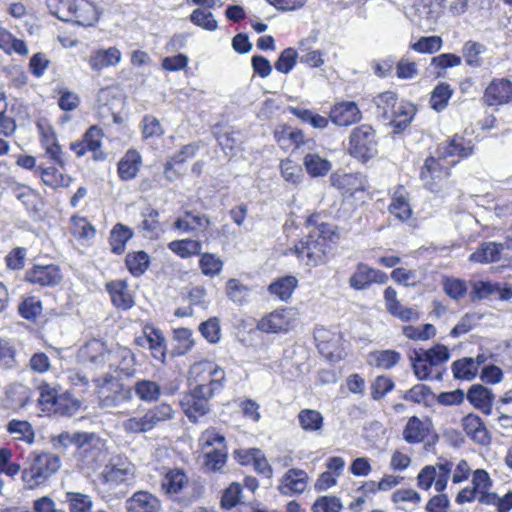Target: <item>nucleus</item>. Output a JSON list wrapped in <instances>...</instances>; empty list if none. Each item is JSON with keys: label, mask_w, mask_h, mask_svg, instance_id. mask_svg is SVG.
<instances>
[{"label": "nucleus", "mask_w": 512, "mask_h": 512, "mask_svg": "<svg viewBox=\"0 0 512 512\" xmlns=\"http://www.w3.org/2000/svg\"><path fill=\"white\" fill-rule=\"evenodd\" d=\"M187 380L190 388L214 396L224 388L225 372L214 362L200 361L190 367Z\"/></svg>", "instance_id": "obj_1"}, {"label": "nucleus", "mask_w": 512, "mask_h": 512, "mask_svg": "<svg viewBox=\"0 0 512 512\" xmlns=\"http://www.w3.org/2000/svg\"><path fill=\"white\" fill-rule=\"evenodd\" d=\"M62 462L57 454L35 450L30 454L29 465L22 471V480L29 488L46 482L61 468Z\"/></svg>", "instance_id": "obj_2"}, {"label": "nucleus", "mask_w": 512, "mask_h": 512, "mask_svg": "<svg viewBox=\"0 0 512 512\" xmlns=\"http://www.w3.org/2000/svg\"><path fill=\"white\" fill-rule=\"evenodd\" d=\"M136 476L135 465L124 454L112 455L104 465L98 479L104 491L115 489L132 483Z\"/></svg>", "instance_id": "obj_3"}, {"label": "nucleus", "mask_w": 512, "mask_h": 512, "mask_svg": "<svg viewBox=\"0 0 512 512\" xmlns=\"http://www.w3.org/2000/svg\"><path fill=\"white\" fill-rule=\"evenodd\" d=\"M299 316V311L294 307L276 309L258 321L257 329L264 333H288L296 327Z\"/></svg>", "instance_id": "obj_4"}, {"label": "nucleus", "mask_w": 512, "mask_h": 512, "mask_svg": "<svg viewBox=\"0 0 512 512\" xmlns=\"http://www.w3.org/2000/svg\"><path fill=\"white\" fill-rule=\"evenodd\" d=\"M99 404L102 408H113L123 402L132 400V389L115 380L112 376H105L96 380Z\"/></svg>", "instance_id": "obj_5"}, {"label": "nucleus", "mask_w": 512, "mask_h": 512, "mask_svg": "<svg viewBox=\"0 0 512 512\" xmlns=\"http://www.w3.org/2000/svg\"><path fill=\"white\" fill-rule=\"evenodd\" d=\"M453 467L454 463L448 460L423 467L417 476L418 486L423 490H429L434 486L437 492H443L447 487Z\"/></svg>", "instance_id": "obj_6"}, {"label": "nucleus", "mask_w": 512, "mask_h": 512, "mask_svg": "<svg viewBox=\"0 0 512 512\" xmlns=\"http://www.w3.org/2000/svg\"><path fill=\"white\" fill-rule=\"evenodd\" d=\"M350 152L362 160L371 158L376 153L375 131L370 125H361L352 131Z\"/></svg>", "instance_id": "obj_7"}, {"label": "nucleus", "mask_w": 512, "mask_h": 512, "mask_svg": "<svg viewBox=\"0 0 512 512\" xmlns=\"http://www.w3.org/2000/svg\"><path fill=\"white\" fill-rule=\"evenodd\" d=\"M326 247L323 237L314 238V235L310 234L307 241L295 245L294 253L300 260L305 261L307 266L316 267L325 262Z\"/></svg>", "instance_id": "obj_8"}, {"label": "nucleus", "mask_w": 512, "mask_h": 512, "mask_svg": "<svg viewBox=\"0 0 512 512\" xmlns=\"http://www.w3.org/2000/svg\"><path fill=\"white\" fill-rule=\"evenodd\" d=\"M458 162V159L444 162L440 158L430 157L426 159L422 167L420 177L426 187L432 192H438L437 184L449 176L450 168Z\"/></svg>", "instance_id": "obj_9"}, {"label": "nucleus", "mask_w": 512, "mask_h": 512, "mask_svg": "<svg viewBox=\"0 0 512 512\" xmlns=\"http://www.w3.org/2000/svg\"><path fill=\"white\" fill-rule=\"evenodd\" d=\"M163 490L173 499L190 502L191 498L186 497L192 487L189 478L181 469H171L163 477Z\"/></svg>", "instance_id": "obj_10"}, {"label": "nucleus", "mask_w": 512, "mask_h": 512, "mask_svg": "<svg viewBox=\"0 0 512 512\" xmlns=\"http://www.w3.org/2000/svg\"><path fill=\"white\" fill-rule=\"evenodd\" d=\"M64 5L68 9L69 15H58V18L62 20L74 19L77 24L90 26L98 19L95 6L88 0H67Z\"/></svg>", "instance_id": "obj_11"}, {"label": "nucleus", "mask_w": 512, "mask_h": 512, "mask_svg": "<svg viewBox=\"0 0 512 512\" xmlns=\"http://www.w3.org/2000/svg\"><path fill=\"white\" fill-rule=\"evenodd\" d=\"M213 396H208L206 393H200L198 390L190 388V391L185 393L180 400V405L185 415L193 422L205 415L209 411V400Z\"/></svg>", "instance_id": "obj_12"}, {"label": "nucleus", "mask_w": 512, "mask_h": 512, "mask_svg": "<svg viewBox=\"0 0 512 512\" xmlns=\"http://www.w3.org/2000/svg\"><path fill=\"white\" fill-rule=\"evenodd\" d=\"M387 280L388 277L383 271L359 263L349 278V285L355 290H365L372 284H385Z\"/></svg>", "instance_id": "obj_13"}, {"label": "nucleus", "mask_w": 512, "mask_h": 512, "mask_svg": "<svg viewBox=\"0 0 512 512\" xmlns=\"http://www.w3.org/2000/svg\"><path fill=\"white\" fill-rule=\"evenodd\" d=\"M78 357L83 363L95 368H103L108 365L109 348L105 342L91 339L80 348Z\"/></svg>", "instance_id": "obj_14"}, {"label": "nucleus", "mask_w": 512, "mask_h": 512, "mask_svg": "<svg viewBox=\"0 0 512 512\" xmlns=\"http://www.w3.org/2000/svg\"><path fill=\"white\" fill-rule=\"evenodd\" d=\"M483 100L488 106L512 103V82L505 78L492 80L485 89Z\"/></svg>", "instance_id": "obj_15"}, {"label": "nucleus", "mask_w": 512, "mask_h": 512, "mask_svg": "<svg viewBox=\"0 0 512 512\" xmlns=\"http://www.w3.org/2000/svg\"><path fill=\"white\" fill-rule=\"evenodd\" d=\"M444 0H413L407 16L419 25L430 24L436 18L438 8Z\"/></svg>", "instance_id": "obj_16"}, {"label": "nucleus", "mask_w": 512, "mask_h": 512, "mask_svg": "<svg viewBox=\"0 0 512 512\" xmlns=\"http://www.w3.org/2000/svg\"><path fill=\"white\" fill-rule=\"evenodd\" d=\"M329 118L335 125L346 127L359 122L362 113L355 102L342 101L331 108Z\"/></svg>", "instance_id": "obj_17"}, {"label": "nucleus", "mask_w": 512, "mask_h": 512, "mask_svg": "<svg viewBox=\"0 0 512 512\" xmlns=\"http://www.w3.org/2000/svg\"><path fill=\"white\" fill-rule=\"evenodd\" d=\"M161 501L148 491L135 492L125 502L126 512H160Z\"/></svg>", "instance_id": "obj_18"}, {"label": "nucleus", "mask_w": 512, "mask_h": 512, "mask_svg": "<svg viewBox=\"0 0 512 512\" xmlns=\"http://www.w3.org/2000/svg\"><path fill=\"white\" fill-rule=\"evenodd\" d=\"M466 435L475 443L483 446L490 444L491 437L480 416L470 413L462 419Z\"/></svg>", "instance_id": "obj_19"}, {"label": "nucleus", "mask_w": 512, "mask_h": 512, "mask_svg": "<svg viewBox=\"0 0 512 512\" xmlns=\"http://www.w3.org/2000/svg\"><path fill=\"white\" fill-rule=\"evenodd\" d=\"M26 280L32 284L41 286H53L60 282L62 276L55 265L35 266L26 272Z\"/></svg>", "instance_id": "obj_20"}, {"label": "nucleus", "mask_w": 512, "mask_h": 512, "mask_svg": "<svg viewBox=\"0 0 512 512\" xmlns=\"http://www.w3.org/2000/svg\"><path fill=\"white\" fill-rule=\"evenodd\" d=\"M431 422L427 419H420L416 416L409 418L403 430V438L410 444L422 442L428 435Z\"/></svg>", "instance_id": "obj_21"}, {"label": "nucleus", "mask_w": 512, "mask_h": 512, "mask_svg": "<svg viewBox=\"0 0 512 512\" xmlns=\"http://www.w3.org/2000/svg\"><path fill=\"white\" fill-rule=\"evenodd\" d=\"M307 480L308 475L304 470L290 469L283 476L280 491L286 495L302 493L307 487Z\"/></svg>", "instance_id": "obj_22"}, {"label": "nucleus", "mask_w": 512, "mask_h": 512, "mask_svg": "<svg viewBox=\"0 0 512 512\" xmlns=\"http://www.w3.org/2000/svg\"><path fill=\"white\" fill-rule=\"evenodd\" d=\"M122 55L118 48L109 47L105 50L93 52L89 59L92 70L101 71L103 68L115 66L121 61Z\"/></svg>", "instance_id": "obj_23"}, {"label": "nucleus", "mask_w": 512, "mask_h": 512, "mask_svg": "<svg viewBox=\"0 0 512 512\" xmlns=\"http://www.w3.org/2000/svg\"><path fill=\"white\" fill-rule=\"evenodd\" d=\"M390 213L401 221L410 218L412 210L408 201V193L404 187H397L392 195V201L389 205Z\"/></svg>", "instance_id": "obj_24"}, {"label": "nucleus", "mask_w": 512, "mask_h": 512, "mask_svg": "<svg viewBox=\"0 0 512 512\" xmlns=\"http://www.w3.org/2000/svg\"><path fill=\"white\" fill-rule=\"evenodd\" d=\"M135 357L132 351L120 345L109 348L108 365L110 369L128 370L133 366Z\"/></svg>", "instance_id": "obj_25"}, {"label": "nucleus", "mask_w": 512, "mask_h": 512, "mask_svg": "<svg viewBox=\"0 0 512 512\" xmlns=\"http://www.w3.org/2000/svg\"><path fill=\"white\" fill-rule=\"evenodd\" d=\"M107 290L111 296L112 303L116 307L126 310L134 305L133 297L125 282L112 281L107 284Z\"/></svg>", "instance_id": "obj_26"}, {"label": "nucleus", "mask_w": 512, "mask_h": 512, "mask_svg": "<svg viewBox=\"0 0 512 512\" xmlns=\"http://www.w3.org/2000/svg\"><path fill=\"white\" fill-rule=\"evenodd\" d=\"M143 333L147 334L148 348L152 356L163 362L166 356V345L162 332L154 326L146 324L143 327Z\"/></svg>", "instance_id": "obj_27"}, {"label": "nucleus", "mask_w": 512, "mask_h": 512, "mask_svg": "<svg viewBox=\"0 0 512 512\" xmlns=\"http://www.w3.org/2000/svg\"><path fill=\"white\" fill-rule=\"evenodd\" d=\"M401 360V354L395 350H378L370 352L367 363L379 369L389 370L395 367Z\"/></svg>", "instance_id": "obj_28"}, {"label": "nucleus", "mask_w": 512, "mask_h": 512, "mask_svg": "<svg viewBox=\"0 0 512 512\" xmlns=\"http://www.w3.org/2000/svg\"><path fill=\"white\" fill-rule=\"evenodd\" d=\"M141 165V156L136 150H128L118 163V174L122 180H131L137 176Z\"/></svg>", "instance_id": "obj_29"}, {"label": "nucleus", "mask_w": 512, "mask_h": 512, "mask_svg": "<svg viewBox=\"0 0 512 512\" xmlns=\"http://www.w3.org/2000/svg\"><path fill=\"white\" fill-rule=\"evenodd\" d=\"M143 402L152 403L159 400L162 394L161 386L152 380L141 379L134 383L132 393Z\"/></svg>", "instance_id": "obj_30"}, {"label": "nucleus", "mask_w": 512, "mask_h": 512, "mask_svg": "<svg viewBox=\"0 0 512 512\" xmlns=\"http://www.w3.org/2000/svg\"><path fill=\"white\" fill-rule=\"evenodd\" d=\"M303 165L307 173L312 177H322L332 168L331 162L315 152L307 153L303 158Z\"/></svg>", "instance_id": "obj_31"}, {"label": "nucleus", "mask_w": 512, "mask_h": 512, "mask_svg": "<svg viewBox=\"0 0 512 512\" xmlns=\"http://www.w3.org/2000/svg\"><path fill=\"white\" fill-rule=\"evenodd\" d=\"M472 153L470 147H464L462 138L454 137L452 140L442 144L438 148V158L447 163L456 157H467Z\"/></svg>", "instance_id": "obj_32"}, {"label": "nucleus", "mask_w": 512, "mask_h": 512, "mask_svg": "<svg viewBox=\"0 0 512 512\" xmlns=\"http://www.w3.org/2000/svg\"><path fill=\"white\" fill-rule=\"evenodd\" d=\"M467 399L475 408L486 414L490 413L493 394L488 388L481 385L472 386L467 393Z\"/></svg>", "instance_id": "obj_33"}, {"label": "nucleus", "mask_w": 512, "mask_h": 512, "mask_svg": "<svg viewBox=\"0 0 512 512\" xmlns=\"http://www.w3.org/2000/svg\"><path fill=\"white\" fill-rule=\"evenodd\" d=\"M300 427L308 433L320 434L324 425L322 414L314 409H302L297 415Z\"/></svg>", "instance_id": "obj_34"}, {"label": "nucleus", "mask_w": 512, "mask_h": 512, "mask_svg": "<svg viewBox=\"0 0 512 512\" xmlns=\"http://www.w3.org/2000/svg\"><path fill=\"white\" fill-rule=\"evenodd\" d=\"M168 249L180 258H190L201 254L202 242L191 238L173 240L168 243Z\"/></svg>", "instance_id": "obj_35"}, {"label": "nucleus", "mask_w": 512, "mask_h": 512, "mask_svg": "<svg viewBox=\"0 0 512 512\" xmlns=\"http://www.w3.org/2000/svg\"><path fill=\"white\" fill-rule=\"evenodd\" d=\"M297 284L298 281L294 276H285L271 283L268 287V290L279 300L288 301L291 298L295 288L297 287Z\"/></svg>", "instance_id": "obj_36"}, {"label": "nucleus", "mask_w": 512, "mask_h": 512, "mask_svg": "<svg viewBox=\"0 0 512 512\" xmlns=\"http://www.w3.org/2000/svg\"><path fill=\"white\" fill-rule=\"evenodd\" d=\"M503 247L495 242L484 243L473 252L469 260L478 263L495 262L499 260Z\"/></svg>", "instance_id": "obj_37"}, {"label": "nucleus", "mask_w": 512, "mask_h": 512, "mask_svg": "<svg viewBox=\"0 0 512 512\" xmlns=\"http://www.w3.org/2000/svg\"><path fill=\"white\" fill-rule=\"evenodd\" d=\"M480 367V361L473 358L459 359L452 364V372L455 378L471 381L475 378Z\"/></svg>", "instance_id": "obj_38"}, {"label": "nucleus", "mask_w": 512, "mask_h": 512, "mask_svg": "<svg viewBox=\"0 0 512 512\" xmlns=\"http://www.w3.org/2000/svg\"><path fill=\"white\" fill-rule=\"evenodd\" d=\"M133 231L123 224H116L110 233V246L115 254H122L125 250L126 243L132 238Z\"/></svg>", "instance_id": "obj_39"}, {"label": "nucleus", "mask_w": 512, "mask_h": 512, "mask_svg": "<svg viewBox=\"0 0 512 512\" xmlns=\"http://www.w3.org/2000/svg\"><path fill=\"white\" fill-rule=\"evenodd\" d=\"M37 171L40 173L43 183L53 189L68 187L72 182V178L69 175L63 174L52 167L44 168L39 166Z\"/></svg>", "instance_id": "obj_40"}, {"label": "nucleus", "mask_w": 512, "mask_h": 512, "mask_svg": "<svg viewBox=\"0 0 512 512\" xmlns=\"http://www.w3.org/2000/svg\"><path fill=\"white\" fill-rule=\"evenodd\" d=\"M63 502L68 505L69 512H90L93 507L91 497L80 492L67 491Z\"/></svg>", "instance_id": "obj_41"}, {"label": "nucleus", "mask_w": 512, "mask_h": 512, "mask_svg": "<svg viewBox=\"0 0 512 512\" xmlns=\"http://www.w3.org/2000/svg\"><path fill=\"white\" fill-rule=\"evenodd\" d=\"M7 431L13 435L15 440L32 444L35 439V433L28 421L13 419L7 424Z\"/></svg>", "instance_id": "obj_42"}, {"label": "nucleus", "mask_w": 512, "mask_h": 512, "mask_svg": "<svg viewBox=\"0 0 512 512\" xmlns=\"http://www.w3.org/2000/svg\"><path fill=\"white\" fill-rule=\"evenodd\" d=\"M415 106L409 102H400L390 115L392 124L398 128H406L415 115Z\"/></svg>", "instance_id": "obj_43"}, {"label": "nucleus", "mask_w": 512, "mask_h": 512, "mask_svg": "<svg viewBox=\"0 0 512 512\" xmlns=\"http://www.w3.org/2000/svg\"><path fill=\"white\" fill-rule=\"evenodd\" d=\"M121 427L127 434L146 433L153 429L147 411L142 416H131L124 420Z\"/></svg>", "instance_id": "obj_44"}, {"label": "nucleus", "mask_w": 512, "mask_h": 512, "mask_svg": "<svg viewBox=\"0 0 512 512\" xmlns=\"http://www.w3.org/2000/svg\"><path fill=\"white\" fill-rule=\"evenodd\" d=\"M189 20L194 25L209 32H213L218 28V22L214 15L210 11L202 8L194 9L189 16Z\"/></svg>", "instance_id": "obj_45"}, {"label": "nucleus", "mask_w": 512, "mask_h": 512, "mask_svg": "<svg viewBox=\"0 0 512 512\" xmlns=\"http://www.w3.org/2000/svg\"><path fill=\"white\" fill-rule=\"evenodd\" d=\"M453 94V89L447 83L438 84L431 92L430 105L436 111L446 108Z\"/></svg>", "instance_id": "obj_46"}, {"label": "nucleus", "mask_w": 512, "mask_h": 512, "mask_svg": "<svg viewBox=\"0 0 512 512\" xmlns=\"http://www.w3.org/2000/svg\"><path fill=\"white\" fill-rule=\"evenodd\" d=\"M149 255L144 251L129 253L126 256V265L134 276L142 275L149 266Z\"/></svg>", "instance_id": "obj_47"}, {"label": "nucleus", "mask_w": 512, "mask_h": 512, "mask_svg": "<svg viewBox=\"0 0 512 512\" xmlns=\"http://www.w3.org/2000/svg\"><path fill=\"white\" fill-rule=\"evenodd\" d=\"M485 51L486 47L478 42H466L463 46V55L467 65L471 67H480L483 64L481 55Z\"/></svg>", "instance_id": "obj_48"}, {"label": "nucleus", "mask_w": 512, "mask_h": 512, "mask_svg": "<svg viewBox=\"0 0 512 512\" xmlns=\"http://www.w3.org/2000/svg\"><path fill=\"white\" fill-rule=\"evenodd\" d=\"M290 112L303 122L309 123L314 128L324 129L328 125L327 118L320 114L314 113L311 110L292 107L290 108Z\"/></svg>", "instance_id": "obj_49"}, {"label": "nucleus", "mask_w": 512, "mask_h": 512, "mask_svg": "<svg viewBox=\"0 0 512 512\" xmlns=\"http://www.w3.org/2000/svg\"><path fill=\"white\" fill-rule=\"evenodd\" d=\"M411 360L414 374L419 380H427L434 377L433 370L436 367L430 365L427 358L423 357L419 351L415 352V356Z\"/></svg>", "instance_id": "obj_50"}, {"label": "nucleus", "mask_w": 512, "mask_h": 512, "mask_svg": "<svg viewBox=\"0 0 512 512\" xmlns=\"http://www.w3.org/2000/svg\"><path fill=\"white\" fill-rule=\"evenodd\" d=\"M199 266L204 275L214 277L221 272L223 261L215 254L203 253L199 261Z\"/></svg>", "instance_id": "obj_51"}, {"label": "nucleus", "mask_w": 512, "mask_h": 512, "mask_svg": "<svg viewBox=\"0 0 512 512\" xmlns=\"http://www.w3.org/2000/svg\"><path fill=\"white\" fill-rule=\"evenodd\" d=\"M395 388V383L391 377L386 375H380L375 378L372 382L370 391L371 397L374 400H380L384 398L390 391Z\"/></svg>", "instance_id": "obj_52"}, {"label": "nucleus", "mask_w": 512, "mask_h": 512, "mask_svg": "<svg viewBox=\"0 0 512 512\" xmlns=\"http://www.w3.org/2000/svg\"><path fill=\"white\" fill-rule=\"evenodd\" d=\"M343 504L340 498L334 495L318 497L312 505L313 512H340Z\"/></svg>", "instance_id": "obj_53"}, {"label": "nucleus", "mask_w": 512, "mask_h": 512, "mask_svg": "<svg viewBox=\"0 0 512 512\" xmlns=\"http://www.w3.org/2000/svg\"><path fill=\"white\" fill-rule=\"evenodd\" d=\"M153 429L161 422L168 421L174 417L175 411L167 403H161L147 410Z\"/></svg>", "instance_id": "obj_54"}, {"label": "nucleus", "mask_w": 512, "mask_h": 512, "mask_svg": "<svg viewBox=\"0 0 512 512\" xmlns=\"http://www.w3.org/2000/svg\"><path fill=\"white\" fill-rule=\"evenodd\" d=\"M71 232L80 239H91L95 237V228L82 217L74 216L71 218Z\"/></svg>", "instance_id": "obj_55"}, {"label": "nucleus", "mask_w": 512, "mask_h": 512, "mask_svg": "<svg viewBox=\"0 0 512 512\" xmlns=\"http://www.w3.org/2000/svg\"><path fill=\"white\" fill-rule=\"evenodd\" d=\"M18 311L23 318L35 320L42 312V303L35 297H27L20 303Z\"/></svg>", "instance_id": "obj_56"}, {"label": "nucleus", "mask_w": 512, "mask_h": 512, "mask_svg": "<svg viewBox=\"0 0 512 512\" xmlns=\"http://www.w3.org/2000/svg\"><path fill=\"white\" fill-rule=\"evenodd\" d=\"M403 334L412 340H428L436 334V329L432 324H424L422 326H404Z\"/></svg>", "instance_id": "obj_57"}, {"label": "nucleus", "mask_w": 512, "mask_h": 512, "mask_svg": "<svg viewBox=\"0 0 512 512\" xmlns=\"http://www.w3.org/2000/svg\"><path fill=\"white\" fill-rule=\"evenodd\" d=\"M423 357L427 358L430 365L438 367L450 358L449 350L446 346L438 344L428 350L419 351Z\"/></svg>", "instance_id": "obj_58"}, {"label": "nucleus", "mask_w": 512, "mask_h": 512, "mask_svg": "<svg viewBox=\"0 0 512 512\" xmlns=\"http://www.w3.org/2000/svg\"><path fill=\"white\" fill-rule=\"evenodd\" d=\"M298 52L293 48L283 50L275 62V69L283 74L289 73L296 65Z\"/></svg>", "instance_id": "obj_59"}, {"label": "nucleus", "mask_w": 512, "mask_h": 512, "mask_svg": "<svg viewBox=\"0 0 512 512\" xmlns=\"http://www.w3.org/2000/svg\"><path fill=\"white\" fill-rule=\"evenodd\" d=\"M205 457L206 468L212 471H217L226 463V449L222 447H215L211 450H207L205 451Z\"/></svg>", "instance_id": "obj_60"}, {"label": "nucleus", "mask_w": 512, "mask_h": 512, "mask_svg": "<svg viewBox=\"0 0 512 512\" xmlns=\"http://www.w3.org/2000/svg\"><path fill=\"white\" fill-rule=\"evenodd\" d=\"M281 174L285 181L292 184H299L303 178L301 167L290 159L281 161L280 164Z\"/></svg>", "instance_id": "obj_61"}, {"label": "nucleus", "mask_w": 512, "mask_h": 512, "mask_svg": "<svg viewBox=\"0 0 512 512\" xmlns=\"http://www.w3.org/2000/svg\"><path fill=\"white\" fill-rule=\"evenodd\" d=\"M375 104L382 111V115L389 118L399 103H397V96L394 92L386 91L375 97Z\"/></svg>", "instance_id": "obj_62"}, {"label": "nucleus", "mask_w": 512, "mask_h": 512, "mask_svg": "<svg viewBox=\"0 0 512 512\" xmlns=\"http://www.w3.org/2000/svg\"><path fill=\"white\" fill-rule=\"evenodd\" d=\"M443 289L449 297L456 300L463 298L467 293L465 281L458 278H444Z\"/></svg>", "instance_id": "obj_63"}, {"label": "nucleus", "mask_w": 512, "mask_h": 512, "mask_svg": "<svg viewBox=\"0 0 512 512\" xmlns=\"http://www.w3.org/2000/svg\"><path fill=\"white\" fill-rule=\"evenodd\" d=\"M442 47V39L439 36L421 37L411 45V48L419 53L432 54Z\"/></svg>", "instance_id": "obj_64"}]
</instances>
